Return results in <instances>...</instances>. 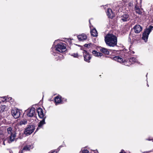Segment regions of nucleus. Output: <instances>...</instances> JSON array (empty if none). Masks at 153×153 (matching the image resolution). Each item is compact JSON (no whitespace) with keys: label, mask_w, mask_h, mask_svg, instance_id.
Masks as SVG:
<instances>
[{"label":"nucleus","mask_w":153,"mask_h":153,"mask_svg":"<svg viewBox=\"0 0 153 153\" xmlns=\"http://www.w3.org/2000/svg\"><path fill=\"white\" fill-rule=\"evenodd\" d=\"M105 42L107 45L114 47L117 44V37L112 34H108L105 37Z\"/></svg>","instance_id":"1"},{"label":"nucleus","mask_w":153,"mask_h":153,"mask_svg":"<svg viewBox=\"0 0 153 153\" xmlns=\"http://www.w3.org/2000/svg\"><path fill=\"white\" fill-rule=\"evenodd\" d=\"M7 131L8 136L7 141L8 143H10L14 141L16 136V133L11 127L7 128Z\"/></svg>","instance_id":"2"},{"label":"nucleus","mask_w":153,"mask_h":153,"mask_svg":"<svg viewBox=\"0 0 153 153\" xmlns=\"http://www.w3.org/2000/svg\"><path fill=\"white\" fill-rule=\"evenodd\" d=\"M153 29V26L150 25L148 28H146L143 33L142 39L144 40L145 42L147 41L148 36Z\"/></svg>","instance_id":"3"},{"label":"nucleus","mask_w":153,"mask_h":153,"mask_svg":"<svg viewBox=\"0 0 153 153\" xmlns=\"http://www.w3.org/2000/svg\"><path fill=\"white\" fill-rule=\"evenodd\" d=\"M35 129V128L33 125H28L25 129L24 134L27 135H30L33 132Z\"/></svg>","instance_id":"4"},{"label":"nucleus","mask_w":153,"mask_h":153,"mask_svg":"<svg viewBox=\"0 0 153 153\" xmlns=\"http://www.w3.org/2000/svg\"><path fill=\"white\" fill-rule=\"evenodd\" d=\"M66 45L63 43H60L56 46V50L60 52H62L66 50Z\"/></svg>","instance_id":"5"},{"label":"nucleus","mask_w":153,"mask_h":153,"mask_svg":"<svg viewBox=\"0 0 153 153\" xmlns=\"http://www.w3.org/2000/svg\"><path fill=\"white\" fill-rule=\"evenodd\" d=\"M11 114L15 118L17 119L19 117L21 112L18 109H14L12 110Z\"/></svg>","instance_id":"6"},{"label":"nucleus","mask_w":153,"mask_h":153,"mask_svg":"<svg viewBox=\"0 0 153 153\" xmlns=\"http://www.w3.org/2000/svg\"><path fill=\"white\" fill-rule=\"evenodd\" d=\"M83 56L85 61L88 62H90V60L91 59L90 55L87 53V51L85 50H84L83 52Z\"/></svg>","instance_id":"7"},{"label":"nucleus","mask_w":153,"mask_h":153,"mask_svg":"<svg viewBox=\"0 0 153 153\" xmlns=\"http://www.w3.org/2000/svg\"><path fill=\"white\" fill-rule=\"evenodd\" d=\"M114 60L117 61V62H119L120 63H124V65H127L129 66L131 65V64H127L126 61H123V58H121L120 57L118 56H116L114 58Z\"/></svg>","instance_id":"8"},{"label":"nucleus","mask_w":153,"mask_h":153,"mask_svg":"<svg viewBox=\"0 0 153 153\" xmlns=\"http://www.w3.org/2000/svg\"><path fill=\"white\" fill-rule=\"evenodd\" d=\"M37 113L39 117L42 119H45L46 116L45 114L43 112L42 109L40 108H39L37 109Z\"/></svg>","instance_id":"9"},{"label":"nucleus","mask_w":153,"mask_h":153,"mask_svg":"<svg viewBox=\"0 0 153 153\" xmlns=\"http://www.w3.org/2000/svg\"><path fill=\"white\" fill-rule=\"evenodd\" d=\"M33 148V146L32 144L23 147L21 150L22 153L27 152Z\"/></svg>","instance_id":"10"},{"label":"nucleus","mask_w":153,"mask_h":153,"mask_svg":"<svg viewBox=\"0 0 153 153\" xmlns=\"http://www.w3.org/2000/svg\"><path fill=\"white\" fill-rule=\"evenodd\" d=\"M136 33H140L142 30V27L139 25H135L133 28Z\"/></svg>","instance_id":"11"},{"label":"nucleus","mask_w":153,"mask_h":153,"mask_svg":"<svg viewBox=\"0 0 153 153\" xmlns=\"http://www.w3.org/2000/svg\"><path fill=\"white\" fill-rule=\"evenodd\" d=\"M77 38L79 41H83L86 40L87 37L86 34L82 33L78 36Z\"/></svg>","instance_id":"12"},{"label":"nucleus","mask_w":153,"mask_h":153,"mask_svg":"<svg viewBox=\"0 0 153 153\" xmlns=\"http://www.w3.org/2000/svg\"><path fill=\"white\" fill-rule=\"evenodd\" d=\"M35 109L34 108L32 107L30 109L28 110V112L27 114V115L28 116L30 117H32L34 116L35 114Z\"/></svg>","instance_id":"13"},{"label":"nucleus","mask_w":153,"mask_h":153,"mask_svg":"<svg viewBox=\"0 0 153 153\" xmlns=\"http://www.w3.org/2000/svg\"><path fill=\"white\" fill-rule=\"evenodd\" d=\"M120 19L123 22H126L129 20V16L127 14H123L120 17Z\"/></svg>","instance_id":"14"},{"label":"nucleus","mask_w":153,"mask_h":153,"mask_svg":"<svg viewBox=\"0 0 153 153\" xmlns=\"http://www.w3.org/2000/svg\"><path fill=\"white\" fill-rule=\"evenodd\" d=\"M106 13L107 15L109 18H113L114 17V15L111 9H108L106 11Z\"/></svg>","instance_id":"15"},{"label":"nucleus","mask_w":153,"mask_h":153,"mask_svg":"<svg viewBox=\"0 0 153 153\" xmlns=\"http://www.w3.org/2000/svg\"><path fill=\"white\" fill-rule=\"evenodd\" d=\"M100 51L101 52L106 54L108 55L109 54V51L108 50L107 48H101L100 49Z\"/></svg>","instance_id":"16"},{"label":"nucleus","mask_w":153,"mask_h":153,"mask_svg":"<svg viewBox=\"0 0 153 153\" xmlns=\"http://www.w3.org/2000/svg\"><path fill=\"white\" fill-rule=\"evenodd\" d=\"M135 10L136 12L140 15H141L142 13V10L139 8L137 6V5H136L135 7Z\"/></svg>","instance_id":"17"},{"label":"nucleus","mask_w":153,"mask_h":153,"mask_svg":"<svg viewBox=\"0 0 153 153\" xmlns=\"http://www.w3.org/2000/svg\"><path fill=\"white\" fill-rule=\"evenodd\" d=\"M54 100L56 105L59 104L61 102V97H59L58 96H57L55 98Z\"/></svg>","instance_id":"18"},{"label":"nucleus","mask_w":153,"mask_h":153,"mask_svg":"<svg viewBox=\"0 0 153 153\" xmlns=\"http://www.w3.org/2000/svg\"><path fill=\"white\" fill-rule=\"evenodd\" d=\"M92 53L95 56H96L100 57L102 55V53L97 52V51L95 50L92 51Z\"/></svg>","instance_id":"19"},{"label":"nucleus","mask_w":153,"mask_h":153,"mask_svg":"<svg viewBox=\"0 0 153 153\" xmlns=\"http://www.w3.org/2000/svg\"><path fill=\"white\" fill-rule=\"evenodd\" d=\"M91 35L95 37L97 36V33L95 29H94L91 31Z\"/></svg>","instance_id":"20"},{"label":"nucleus","mask_w":153,"mask_h":153,"mask_svg":"<svg viewBox=\"0 0 153 153\" xmlns=\"http://www.w3.org/2000/svg\"><path fill=\"white\" fill-rule=\"evenodd\" d=\"M45 119H43V120L40 121V122L38 124V126L37 128L36 129V130H38L39 128H40L42 127L43 125L45 123Z\"/></svg>","instance_id":"21"},{"label":"nucleus","mask_w":153,"mask_h":153,"mask_svg":"<svg viewBox=\"0 0 153 153\" xmlns=\"http://www.w3.org/2000/svg\"><path fill=\"white\" fill-rule=\"evenodd\" d=\"M129 61L132 64L134 62H137L138 64L139 63V62L137 61V59L135 57L130 58L129 59Z\"/></svg>","instance_id":"22"},{"label":"nucleus","mask_w":153,"mask_h":153,"mask_svg":"<svg viewBox=\"0 0 153 153\" xmlns=\"http://www.w3.org/2000/svg\"><path fill=\"white\" fill-rule=\"evenodd\" d=\"M27 121L26 120H23L20 122L19 124L20 125H25L27 124Z\"/></svg>","instance_id":"23"},{"label":"nucleus","mask_w":153,"mask_h":153,"mask_svg":"<svg viewBox=\"0 0 153 153\" xmlns=\"http://www.w3.org/2000/svg\"><path fill=\"white\" fill-rule=\"evenodd\" d=\"M92 46L93 45L91 43H89L88 44H86L84 45L85 47L86 48H90V47H92Z\"/></svg>","instance_id":"24"},{"label":"nucleus","mask_w":153,"mask_h":153,"mask_svg":"<svg viewBox=\"0 0 153 153\" xmlns=\"http://www.w3.org/2000/svg\"><path fill=\"white\" fill-rule=\"evenodd\" d=\"M128 2H129V0H123V4L124 5L127 6Z\"/></svg>","instance_id":"25"},{"label":"nucleus","mask_w":153,"mask_h":153,"mask_svg":"<svg viewBox=\"0 0 153 153\" xmlns=\"http://www.w3.org/2000/svg\"><path fill=\"white\" fill-rule=\"evenodd\" d=\"M82 153H88V151L85 148H83L82 149Z\"/></svg>","instance_id":"26"},{"label":"nucleus","mask_w":153,"mask_h":153,"mask_svg":"<svg viewBox=\"0 0 153 153\" xmlns=\"http://www.w3.org/2000/svg\"><path fill=\"white\" fill-rule=\"evenodd\" d=\"M72 56L75 57H77L78 54L77 53H73L72 55Z\"/></svg>","instance_id":"27"},{"label":"nucleus","mask_w":153,"mask_h":153,"mask_svg":"<svg viewBox=\"0 0 153 153\" xmlns=\"http://www.w3.org/2000/svg\"><path fill=\"white\" fill-rule=\"evenodd\" d=\"M132 5V3L131 2H129H129H128V3L127 4V6H131Z\"/></svg>","instance_id":"28"},{"label":"nucleus","mask_w":153,"mask_h":153,"mask_svg":"<svg viewBox=\"0 0 153 153\" xmlns=\"http://www.w3.org/2000/svg\"><path fill=\"white\" fill-rule=\"evenodd\" d=\"M58 152L56 150H52L51 151V152L50 153H53L54 152H55L56 153H57Z\"/></svg>","instance_id":"29"},{"label":"nucleus","mask_w":153,"mask_h":153,"mask_svg":"<svg viewBox=\"0 0 153 153\" xmlns=\"http://www.w3.org/2000/svg\"><path fill=\"white\" fill-rule=\"evenodd\" d=\"M119 153H126L125 152H124L123 150H122Z\"/></svg>","instance_id":"30"},{"label":"nucleus","mask_w":153,"mask_h":153,"mask_svg":"<svg viewBox=\"0 0 153 153\" xmlns=\"http://www.w3.org/2000/svg\"><path fill=\"white\" fill-rule=\"evenodd\" d=\"M98 151L97 150H95L93 151V152H94V153H96Z\"/></svg>","instance_id":"31"},{"label":"nucleus","mask_w":153,"mask_h":153,"mask_svg":"<svg viewBox=\"0 0 153 153\" xmlns=\"http://www.w3.org/2000/svg\"><path fill=\"white\" fill-rule=\"evenodd\" d=\"M5 141H6V140H4V141H3V144H4V145H5Z\"/></svg>","instance_id":"32"},{"label":"nucleus","mask_w":153,"mask_h":153,"mask_svg":"<svg viewBox=\"0 0 153 153\" xmlns=\"http://www.w3.org/2000/svg\"><path fill=\"white\" fill-rule=\"evenodd\" d=\"M131 53H134V51H132Z\"/></svg>","instance_id":"33"},{"label":"nucleus","mask_w":153,"mask_h":153,"mask_svg":"<svg viewBox=\"0 0 153 153\" xmlns=\"http://www.w3.org/2000/svg\"><path fill=\"white\" fill-rule=\"evenodd\" d=\"M4 98L5 99V100H6V99L5 98V97H4Z\"/></svg>","instance_id":"34"},{"label":"nucleus","mask_w":153,"mask_h":153,"mask_svg":"<svg viewBox=\"0 0 153 153\" xmlns=\"http://www.w3.org/2000/svg\"><path fill=\"white\" fill-rule=\"evenodd\" d=\"M89 23H90V20H89Z\"/></svg>","instance_id":"35"},{"label":"nucleus","mask_w":153,"mask_h":153,"mask_svg":"<svg viewBox=\"0 0 153 153\" xmlns=\"http://www.w3.org/2000/svg\"><path fill=\"white\" fill-rule=\"evenodd\" d=\"M148 85V87H149V85Z\"/></svg>","instance_id":"36"}]
</instances>
